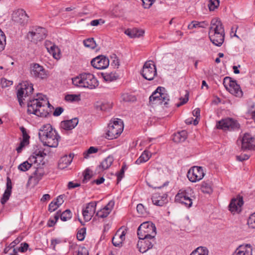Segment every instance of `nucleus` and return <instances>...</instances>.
<instances>
[{"instance_id":"nucleus-1","label":"nucleus","mask_w":255,"mask_h":255,"mask_svg":"<svg viewBox=\"0 0 255 255\" xmlns=\"http://www.w3.org/2000/svg\"><path fill=\"white\" fill-rule=\"evenodd\" d=\"M50 104L46 96L38 95L37 98L30 100L27 104V113L38 117H45L49 112L47 109Z\"/></svg>"},{"instance_id":"nucleus-2","label":"nucleus","mask_w":255,"mask_h":255,"mask_svg":"<svg viewBox=\"0 0 255 255\" xmlns=\"http://www.w3.org/2000/svg\"><path fill=\"white\" fill-rule=\"evenodd\" d=\"M38 135L43 145L50 147H56L60 138L50 124L42 125L39 129Z\"/></svg>"},{"instance_id":"nucleus-3","label":"nucleus","mask_w":255,"mask_h":255,"mask_svg":"<svg viewBox=\"0 0 255 255\" xmlns=\"http://www.w3.org/2000/svg\"><path fill=\"white\" fill-rule=\"evenodd\" d=\"M209 36L211 41L216 46H220L224 42V28L221 20L218 18L212 20Z\"/></svg>"},{"instance_id":"nucleus-4","label":"nucleus","mask_w":255,"mask_h":255,"mask_svg":"<svg viewBox=\"0 0 255 255\" xmlns=\"http://www.w3.org/2000/svg\"><path fill=\"white\" fill-rule=\"evenodd\" d=\"M47 155L44 151H35L33 155L30 156L28 160L30 162H33L36 165L34 167L35 170L29 179L33 178L36 182L40 180L45 174L44 169V161L43 158Z\"/></svg>"},{"instance_id":"nucleus-5","label":"nucleus","mask_w":255,"mask_h":255,"mask_svg":"<svg viewBox=\"0 0 255 255\" xmlns=\"http://www.w3.org/2000/svg\"><path fill=\"white\" fill-rule=\"evenodd\" d=\"M73 84L78 87L95 89L98 86V82L94 75L90 73H83L79 76L72 79Z\"/></svg>"},{"instance_id":"nucleus-6","label":"nucleus","mask_w":255,"mask_h":255,"mask_svg":"<svg viewBox=\"0 0 255 255\" xmlns=\"http://www.w3.org/2000/svg\"><path fill=\"white\" fill-rule=\"evenodd\" d=\"M165 91L164 88L158 87L149 97V104L152 105H167L169 101V96Z\"/></svg>"},{"instance_id":"nucleus-7","label":"nucleus","mask_w":255,"mask_h":255,"mask_svg":"<svg viewBox=\"0 0 255 255\" xmlns=\"http://www.w3.org/2000/svg\"><path fill=\"white\" fill-rule=\"evenodd\" d=\"M137 234L138 238H155L156 235V227L152 223L150 222H145L142 223L138 228Z\"/></svg>"},{"instance_id":"nucleus-8","label":"nucleus","mask_w":255,"mask_h":255,"mask_svg":"<svg viewBox=\"0 0 255 255\" xmlns=\"http://www.w3.org/2000/svg\"><path fill=\"white\" fill-rule=\"evenodd\" d=\"M123 129V121L117 119L109 124L106 137L109 139L116 138L121 134Z\"/></svg>"},{"instance_id":"nucleus-9","label":"nucleus","mask_w":255,"mask_h":255,"mask_svg":"<svg viewBox=\"0 0 255 255\" xmlns=\"http://www.w3.org/2000/svg\"><path fill=\"white\" fill-rule=\"evenodd\" d=\"M192 190L190 188L187 189H180L175 197V202L181 203L188 208H190L192 205Z\"/></svg>"},{"instance_id":"nucleus-10","label":"nucleus","mask_w":255,"mask_h":255,"mask_svg":"<svg viewBox=\"0 0 255 255\" xmlns=\"http://www.w3.org/2000/svg\"><path fill=\"white\" fill-rule=\"evenodd\" d=\"M223 84L231 94L237 97H241L243 96V92L240 85L231 77H226L224 79Z\"/></svg>"},{"instance_id":"nucleus-11","label":"nucleus","mask_w":255,"mask_h":255,"mask_svg":"<svg viewBox=\"0 0 255 255\" xmlns=\"http://www.w3.org/2000/svg\"><path fill=\"white\" fill-rule=\"evenodd\" d=\"M145 79L152 80L157 75L156 66L152 61H147L143 65L141 73Z\"/></svg>"},{"instance_id":"nucleus-12","label":"nucleus","mask_w":255,"mask_h":255,"mask_svg":"<svg viewBox=\"0 0 255 255\" xmlns=\"http://www.w3.org/2000/svg\"><path fill=\"white\" fill-rule=\"evenodd\" d=\"M30 72L31 76L35 79L43 80L48 77L47 71L42 66L37 63L31 64Z\"/></svg>"},{"instance_id":"nucleus-13","label":"nucleus","mask_w":255,"mask_h":255,"mask_svg":"<svg viewBox=\"0 0 255 255\" xmlns=\"http://www.w3.org/2000/svg\"><path fill=\"white\" fill-rule=\"evenodd\" d=\"M216 126L218 128L224 130H235L240 128V125L237 121L232 118H227L219 121Z\"/></svg>"},{"instance_id":"nucleus-14","label":"nucleus","mask_w":255,"mask_h":255,"mask_svg":"<svg viewBox=\"0 0 255 255\" xmlns=\"http://www.w3.org/2000/svg\"><path fill=\"white\" fill-rule=\"evenodd\" d=\"M203 169L200 166H194L190 168L187 172V176L192 182H196L201 180L204 176Z\"/></svg>"},{"instance_id":"nucleus-15","label":"nucleus","mask_w":255,"mask_h":255,"mask_svg":"<svg viewBox=\"0 0 255 255\" xmlns=\"http://www.w3.org/2000/svg\"><path fill=\"white\" fill-rule=\"evenodd\" d=\"M138 238L139 241L137 244V247L139 251L141 253H144L151 249L156 243L155 238Z\"/></svg>"},{"instance_id":"nucleus-16","label":"nucleus","mask_w":255,"mask_h":255,"mask_svg":"<svg viewBox=\"0 0 255 255\" xmlns=\"http://www.w3.org/2000/svg\"><path fill=\"white\" fill-rule=\"evenodd\" d=\"M46 35V30L43 27H38L29 32L28 37L30 38L34 42H37L44 39Z\"/></svg>"},{"instance_id":"nucleus-17","label":"nucleus","mask_w":255,"mask_h":255,"mask_svg":"<svg viewBox=\"0 0 255 255\" xmlns=\"http://www.w3.org/2000/svg\"><path fill=\"white\" fill-rule=\"evenodd\" d=\"M93 67L97 69H104L109 65V59L104 55H99L93 59L91 61Z\"/></svg>"},{"instance_id":"nucleus-18","label":"nucleus","mask_w":255,"mask_h":255,"mask_svg":"<svg viewBox=\"0 0 255 255\" xmlns=\"http://www.w3.org/2000/svg\"><path fill=\"white\" fill-rule=\"evenodd\" d=\"M242 150H255V138L251 134L246 133L242 140Z\"/></svg>"},{"instance_id":"nucleus-19","label":"nucleus","mask_w":255,"mask_h":255,"mask_svg":"<svg viewBox=\"0 0 255 255\" xmlns=\"http://www.w3.org/2000/svg\"><path fill=\"white\" fill-rule=\"evenodd\" d=\"M243 204V197L238 196L236 198L232 199L229 205V209L233 214H239L242 211Z\"/></svg>"},{"instance_id":"nucleus-20","label":"nucleus","mask_w":255,"mask_h":255,"mask_svg":"<svg viewBox=\"0 0 255 255\" xmlns=\"http://www.w3.org/2000/svg\"><path fill=\"white\" fill-rule=\"evenodd\" d=\"M12 18L15 22L24 25L27 22L28 16L23 9H19L13 12Z\"/></svg>"},{"instance_id":"nucleus-21","label":"nucleus","mask_w":255,"mask_h":255,"mask_svg":"<svg viewBox=\"0 0 255 255\" xmlns=\"http://www.w3.org/2000/svg\"><path fill=\"white\" fill-rule=\"evenodd\" d=\"M96 205V202H91L87 204L86 208L83 209L82 214L85 221H89L92 219L95 213Z\"/></svg>"},{"instance_id":"nucleus-22","label":"nucleus","mask_w":255,"mask_h":255,"mask_svg":"<svg viewBox=\"0 0 255 255\" xmlns=\"http://www.w3.org/2000/svg\"><path fill=\"white\" fill-rule=\"evenodd\" d=\"M232 255H253V248L250 244L241 245Z\"/></svg>"},{"instance_id":"nucleus-23","label":"nucleus","mask_w":255,"mask_h":255,"mask_svg":"<svg viewBox=\"0 0 255 255\" xmlns=\"http://www.w3.org/2000/svg\"><path fill=\"white\" fill-rule=\"evenodd\" d=\"M45 46L47 51L52 54L55 59H59L60 58V51L57 46L51 43L50 41H46Z\"/></svg>"},{"instance_id":"nucleus-24","label":"nucleus","mask_w":255,"mask_h":255,"mask_svg":"<svg viewBox=\"0 0 255 255\" xmlns=\"http://www.w3.org/2000/svg\"><path fill=\"white\" fill-rule=\"evenodd\" d=\"M114 204V201H110L104 208L97 212L96 216L102 218L107 217L112 211Z\"/></svg>"},{"instance_id":"nucleus-25","label":"nucleus","mask_w":255,"mask_h":255,"mask_svg":"<svg viewBox=\"0 0 255 255\" xmlns=\"http://www.w3.org/2000/svg\"><path fill=\"white\" fill-rule=\"evenodd\" d=\"M114 161V158L112 156L109 155L105 158L98 166L97 169L98 172H101L108 169L112 164Z\"/></svg>"},{"instance_id":"nucleus-26","label":"nucleus","mask_w":255,"mask_h":255,"mask_svg":"<svg viewBox=\"0 0 255 255\" xmlns=\"http://www.w3.org/2000/svg\"><path fill=\"white\" fill-rule=\"evenodd\" d=\"M77 118H74L70 120L64 121L61 123V127L65 130H71L74 128L78 124Z\"/></svg>"},{"instance_id":"nucleus-27","label":"nucleus","mask_w":255,"mask_h":255,"mask_svg":"<svg viewBox=\"0 0 255 255\" xmlns=\"http://www.w3.org/2000/svg\"><path fill=\"white\" fill-rule=\"evenodd\" d=\"M73 156L71 154L65 155L59 160L58 167L60 169H64L67 168L72 162Z\"/></svg>"},{"instance_id":"nucleus-28","label":"nucleus","mask_w":255,"mask_h":255,"mask_svg":"<svg viewBox=\"0 0 255 255\" xmlns=\"http://www.w3.org/2000/svg\"><path fill=\"white\" fill-rule=\"evenodd\" d=\"M144 33V31L143 30L136 28H128L125 31V33L131 38L139 37L142 36Z\"/></svg>"},{"instance_id":"nucleus-29","label":"nucleus","mask_w":255,"mask_h":255,"mask_svg":"<svg viewBox=\"0 0 255 255\" xmlns=\"http://www.w3.org/2000/svg\"><path fill=\"white\" fill-rule=\"evenodd\" d=\"M152 201L154 205L162 206L167 202V198L165 196H160L158 194H154L152 195Z\"/></svg>"},{"instance_id":"nucleus-30","label":"nucleus","mask_w":255,"mask_h":255,"mask_svg":"<svg viewBox=\"0 0 255 255\" xmlns=\"http://www.w3.org/2000/svg\"><path fill=\"white\" fill-rule=\"evenodd\" d=\"M187 134L185 130H182L173 135L172 140L175 142H183L187 138Z\"/></svg>"},{"instance_id":"nucleus-31","label":"nucleus","mask_w":255,"mask_h":255,"mask_svg":"<svg viewBox=\"0 0 255 255\" xmlns=\"http://www.w3.org/2000/svg\"><path fill=\"white\" fill-rule=\"evenodd\" d=\"M102 76L104 80L107 82H111L117 80L119 75L116 72H106L102 73Z\"/></svg>"},{"instance_id":"nucleus-32","label":"nucleus","mask_w":255,"mask_h":255,"mask_svg":"<svg viewBox=\"0 0 255 255\" xmlns=\"http://www.w3.org/2000/svg\"><path fill=\"white\" fill-rule=\"evenodd\" d=\"M201 190L202 192L210 194L213 192L211 182L209 181H204L202 182Z\"/></svg>"},{"instance_id":"nucleus-33","label":"nucleus","mask_w":255,"mask_h":255,"mask_svg":"<svg viewBox=\"0 0 255 255\" xmlns=\"http://www.w3.org/2000/svg\"><path fill=\"white\" fill-rule=\"evenodd\" d=\"M25 91L24 89L21 87V85L20 84V87L17 90V98L19 102V105L22 106L23 103V100H24V98L27 97V95H25Z\"/></svg>"},{"instance_id":"nucleus-34","label":"nucleus","mask_w":255,"mask_h":255,"mask_svg":"<svg viewBox=\"0 0 255 255\" xmlns=\"http://www.w3.org/2000/svg\"><path fill=\"white\" fill-rule=\"evenodd\" d=\"M209 251L207 248L199 247L194 250L190 255H208Z\"/></svg>"},{"instance_id":"nucleus-35","label":"nucleus","mask_w":255,"mask_h":255,"mask_svg":"<svg viewBox=\"0 0 255 255\" xmlns=\"http://www.w3.org/2000/svg\"><path fill=\"white\" fill-rule=\"evenodd\" d=\"M150 157V154L149 153L146 151H144L135 161V163L136 164H140L142 163L145 162L149 159Z\"/></svg>"},{"instance_id":"nucleus-36","label":"nucleus","mask_w":255,"mask_h":255,"mask_svg":"<svg viewBox=\"0 0 255 255\" xmlns=\"http://www.w3.org/2000/svg\"><path fill=\"white\" fill-rule=\"evenodd\" d=\"M208 25V23L205 21L203 22H198L196 21H192L188 25V28L189 29H192L196 27H202L205 28L206 26Z\"/></svg>"},{"instance_id":"nucleus-37","label":"nucleus","mask_w":255,"mask_h":255,"mask_svg":"<svg viewBox=\"0 0 255 255\" xmlns=\"http://www.w3.org/2000/svg\"><path fill=\"white\" fill-rule=\"evenodd\" d=\"M21 87L24 89L25 91V95H27L28 96L30 95L33 92V88L32 84L29 83L27 82H24L21 84Z\"/></svg>"},{"instance_id":"nucleus-38","label":"nucleus","mask_w":255,"mask_h":255,"mask_svg":"<svg viewBox=\"0 0 255 255\" xmlns=\"http://www.w3.org/2000/svg\"><path fill=\"white\" fill-rule=\"evenodd\" d=\"M84 45L91 49H94L96 47V43L93 38H89L83 41Z\"/></svg>"},{"instance_id":"nucleus-39","label":"nucleus","mask_w":255,"mask_h":255,"mask_svg":"<svg viewBox=\"0 0 255 255\" xmlns=\"http://www.w3.org/2000/svg\"><path fill=\"white\" fill-rule=\"evenodd\" d=\"M6 43V36L4 33L0 29V52L4 49Z\"/></svg>"},{"instance_id":"nucleus-40","label":"nucleus","mask_w":255,"mask_h":255,"mask_svg":"<svg viewBox=\"0 0 255 255\" xmlns=\"http://www.w3.org/2000/svg\"><path fill=\"white\" fill-rule=\"evenodd\" d=\"M33 163H29L27 161H24L18 165V169L23 172L26 171L32 166Z\"/></svg>"},{"instance_id":"nucleus-41","label":"nucleus","mask_w":255,"mask_h":255,"mask_svg":"<svg viewBox=\"0 0 255 255\" xmlns=\"http://www.w3.org/2000/svg\"><path fill=\"white\" fill-rule=\"evenodd\" d=\"M220 4L219 0H209L208 7L210 11H213L218 8Z\"/></svg>"},{"instance_id":"nucleus-42","label":"nucleus","mask_w":255,"mask_h":255,"mask_svg":"<svg viewBox=\"0 0 255 255\" xmlns=\"http://www.w3.org/2000/svg\"><path fill=\"white\" fill-rule=\"evenodd\" d=\"M72 217V213L69 209L66 210L61 214H60V218L63 221H66L71 219Z\"/></svg>"},{"instance_id":"nucleus-43","label":"nucleus","mask_w":255,"mask_h":255,"mask_svg":"<svg viewBox=\"0 0 255 255\" xmlns=\"http://www.w3.org/2000/svg\"><path fill=\"white\" fill-rule=\"evenodd\" d=\"M20 129L22 133V140L21 141L28 144L30 137L27 133L26 129L23 127H21Z\"/></svg>"},{"instance_id":"nucleus-44","label":"nucleus","mask_w":255,"mask_h":255,"mask_svg":"<svg viewBox=\"0 0 255 255\" xmlns=\"http://www.w3.org/2000/svg\"><path fill=\"white\" fill-rule=\"evenodd\" d=\"M65 100L68 102L79 101L80 100L79 95H67L65 97Z\"/></svg>"},{"instance_id":"nucleus-45","label":"nucleus","mask_w":255,"mask_h":255,"mask_svg":"<svg viewBox=\"0 0 255 255\" xmlns=\"http://www.w3.org/2000/svg\"><path fill=\"white\" fill-rule=\"evenodd\" d=\"M123 243V241L121 240L118 236L115 234L112 239V243L115 247H121Z\"/></svg>"},{"instance_id":"nucleus-46","label":"nucleus","mask_w":255,"mask_h":255,"mask_svg":"<svg viewBox=\"0 0 255 255\" xmlns=\"http://www.w3.org/2000/svg\"><path fill=\"white\" fill-rule=\"evenodd\" d=\"M11 193V192L8 191H4L3 194L2 195V197L0 199V203L1 204L4 205L5 204V203L8 200Z\"/></svg>"},{"instance_id":"nucleus-47","label":"nucleus","mask_w":255,"mask_h":255,"mask_svg":"<svg viewBox=\"0 0 255 255\" xmlns=\"http://www.w3.org/2000/svg\"><path fill=\"white\" fill-rule=\"evenodd\" d=\"M86 234L85 228L81 229L78 231L77 234V238L80 241H82L85 238V234Z\"/></svg>"},{"instance_id":"nucleus-48","label":"nucleus","mask_w":255,"mask_h":255,"mask_svg":"<svg viewBox=\"0 0 255 255\" xmlns=\"http://www.w3.org/2000/svg\"><path fill=\"white\" fill-rule=\"evenodd\" d=\"M112 62L111 63L112 66L115 67L116 68H118L120 65V61L118 58L116 54H113L111 56Z\"/></svg>"},{"instance_id":"nucleus-49","label":"nucleus","mask_w":255,"mask_h":255,"mask_svg":"<svg viewBox=\"0 0 255 255\" xmlns=\"http://www.w3.org/2000/svg\"><path fill=\"white\" fill-rule=\"evenodd\" d=\"M122 98L123 100L125 102L133 101L135 99L134 96H132V95H129L127 93L123 94Z\"/></svg>"},{"instance_id":"nucleus-50","label":"nucleus","mask_w":255,"mask_h":255,"mask_svg":"<svg viewBox=\"0 0 255 255\" xmlns=\"http://www.w3.org/2000/svg\"><path fill=\"white\" fill-rule=\"evenodd\" d=\"M127 233V229H125L122 232L120 230L117 232L116 235L119 237L121 240H122L123 242L125 241L126 239V235Z\"/></svg>"},{"instance_id":"nucleus-51","label":"nucleus","mask_w":255,"mask_h":255,"mask_svg":"<svg viewBox=\"0 0 255 255\" xmlns=\"http://www.w3.org/2000/svg\"><path fill=\"white\" fill-rule=\"evenodd\" d=\"M98 151V148L94 147L91 146L87 151V152L84 153V156L85 158H87L88 156V154L96 153Z\"/></svg>"},{"instance_id":"nucleus-52","label":"nucleus","mask_w":255,"mask_h":255,"mask_svg":"<svg viewBox=\"0 0 255 255\" xmlns=\"http://www.w3.org/2000/svg\"><path fill=\"white\" fill-rule=\"evenodd\" d=\"M142 5L145 8H149L153 3L154 0H141Z\"/></svg>"},{"instance_id":"nucleus-53","label":"nucleus","mask_w":255,"mask_h":255,"mask_svg":"<svg viewBox=\"0 0 255 255\" xmlns=\"http://www.w3.org/2000/svg\"><path fill=\"white\" fill-rule=\"evenodd\" d=\"M125 166H123L120 171L117 174V183H119L123 178L125 173Z\"/></svg>"},{"instance_id":"nucleus-54","label":"nucleus","mask_w":255,"mask_h":255,"mask_svg":"<svg viewBox=\"0 0 255 255\" xmlns=\"http://www.w3.org/2000/svg\"><path fill=\"white\" fill-rule=\"evenodd\" d=\"M12 84V82L11 81L7 80L5 78H2L1 80V85L2 87L5 88L8 87Z\"/></svg>"},{"instance_id":"nucleus-55","label":"nucleus","mask_w":255,"mask_h":255,"mask_svg":"<svg viewBox=\"0 0 255 255\" xmlns=\"http://www.w3.org/2000/svg\"><path fill=\"white\" fill-rule=\"evenodd\" d=\"M58 207V205L53 201L49 205L48 210L52 212L55 211Z\"/></svg>"},{"instance_id":"nucleus-56","label":"nucleus","mask_w":255,"mask_h":255,"mask_svg":"<svg viewBox=\"0 0 255 255\" xmlns=\"http://www.w3.org/2000/svg\"><path fill=\"white\" fill-rule=\"evenodd\" d=\"M78 255H89L88 251L85 247H80L78 249Z\"/></svg>"},{"instance_id":"nucleus-57","label":"nucleus","mask_w":255,"mask_h":255,"mask_svg":"<svg viewBox=\"0 0 255 255\" xmlns=\"http://www.w3.org/2000/svg\"><path fill=\"white\" fill-rule=\"evenodd\" d=\"M248 224L251 225L253 228H255V213L249 218Z\"/></svg>"},{"instance_id":"nucleus-58","label":"nucleus","mask_w":255,"mask_h":255,"mask_svg":"<svg viewBox=\"0 0 255 255\" xmlns=\"http://www.w3.org/2000/svg\"><path fill=\"white\" fill-rule=\"evenodd\" d=\"M64 195H60L56 199L55 201H54L59 207L60 205H62L64 202Z\"/></svg>"},{"instance_id":"nucleus-59","label":"nucleus","mask_w":255,"mask_h":255,"mask_svg":"<svg viewBox=\"0 0 255 255\" xmlns=\"http://www.w3.org/2000/svg\"><path fill=\"white\" fill-rule=\"evenodd\" d=\"M28 244L27 243H24L21 244V247L18 249V251L19 252L24 253L27 251L28 248Z\"/></svg>"},{"instance_id":"nucleus-60","label":"nucleus","mask_w":255,"mask_h":255,"mask_svg":"<svg viewBox=\"0 0 255 255\" xmlns=\"http://www.w3.org/2000/svg\"><path fill=\"white\" fill-rule=\"evenodd\" d=\"M64 111V109L62 107H57L56 108L54 112H53V116L57 117L60 116L62 113Z\"/></svg>"},{"instance_id":"nucleus-61","label":"nucleus","mask_w":255,"mask_h":255,"mask_svg":"<svg viewBox=\"0 0 255 255\" xmlns=\"http://www.w3.org/2000/svg\"><path fill=\"white\" fill-rule=\"evenodd\" d=\"M112 105L111 103H103L101 106V109L103 111H106L111 109Z\"/></svg>"},{"instance_id":"nucleus-62","label":"nucleus","mask_w":255,"mask_h":255,"mask_svg":"<svg viewBox=\"0 0 255 255\" xmlns=\"http://www.w3.org/2000/svg\"><path fill=\"white\" fill-rule=\"evenodd\" d=\"M12 189V183L9 177L7 178V182H6V189L5 191H8L11 193Z\"/></svg>"},{"instance_id":"nucleus-63","label":"nucleus","mask_w":255,"mask_h":255,"mask_svg":"<svg viewBox=\"0 0 255 255\" xmlns=\"http://www.w3.org/2000/svg\"><path fill=\"white\" fill-rule=\"evenodd\" d=\"M136 210L139 213L143 214L144 210V206L141 204H138L137 205Z\"/></svg>"},{"instance_id":"nucleus-64","label":"nucleus","mask_w":255,"mask_h":255,"mask_svg":"<svg viewBox=\"0 0 255 255\" xmlns=\"http://www.w3.org/2000/svg\"><path fill=\"white\" fill-rule=\"evenodd\" d=\"M249 158V156L247 154H244L242 155H239L237 156V159L238 160L242 161L245 160H247Z\"/></svg>"}]
</instances>
